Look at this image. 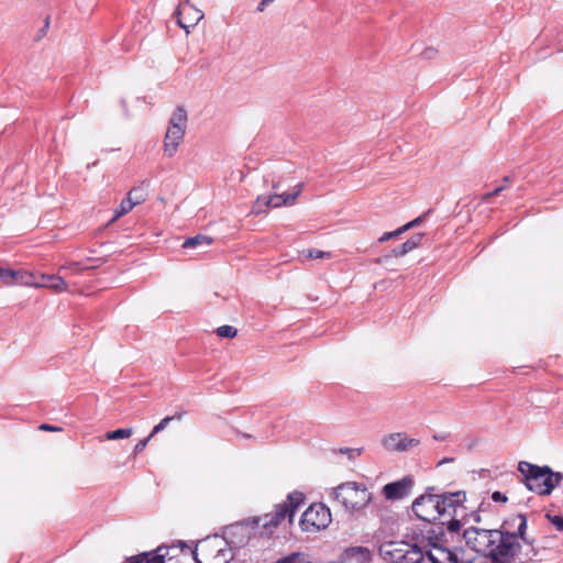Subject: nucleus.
I'll list each match as a JSON object with an SVG mask.
<instances>
[{
	"label": "nucleus",
	"instance_id": "nucleus-4",
	"mask_svg": "<svg viewBox=\"0 0 563 563\" xmlns=\"http://www.w3.org/2000/svg\"><path fill=\"white\" fill-rule=\"evenodd\" d=\"M333 499L351 514L362 511L371 501L372 494L363 484L346 482L331 493Z\"/></svg>",
	"mask_w": 563,
	"mask_h": 563
},
{
	"label": "nucleus",
	"instance_id": "nucleus-18",
	"mask_svg": "<svg viewBox=\"0 0 563 563\" xmlns=\"http://www.w3.org/2000/svg\"><path fill=\"white\" fill-rule=\"evenodd\" d=\"M168 550L167 548L159 547L156 549L155 553L153 555H150L147 553H144L142 555L132 556L128 560L126 563H142L143 558H145V563H164V559L167 555Z\"/></svg>",
	"mask_w": 563,
	"mask_h": 563
},
{
	"label": "nucleus",
	"instance_id": "nucleus-27",
	"mask_svg": "<svg viewBox=\"0 0 563 563\" xmlns=\"http://www.w3.org/2000/svg\"><path fill=\"white\" fill-rule=\"evenodd\" d=\"M217 334L220 338L232 339L238 334V330L232 325H221L217 329Z\"/></svg>",
	"mask_w": 563,
	"mask_h": 563
},
{
	"label": "nucleus",
	"instance_id": "nucleus-14",
	"mask_svg": "<svg viewBox=\"0 0 563 563\" xmlns=\"http://www.w3.org/2000/svg\"><path fill=\"white\" fill-rule=\"evenodd\" d=\"M412 484L413 481L409 476H406L400 481L389 483L383 488L385 497L390 500L400 499L410 492Z\"/></svg>",
	"mask_w": 563,
	"mask_h": 563
},
{
	"label": "nucleus",
	"instance_id": "nucleus-12",
	"mask_svg": "<svg viewBox=\"0 0 563 563\" xmlns=\"http://www.w3.org/2000/svg\"><path fill=\"white\" fill-rule=\"evenodd\" d=\"M419 444V439L410 438L404 432L390 433L382 439V445L387 452H408Z\"/></svg>",
	"mask_w": 563,
	"mask_h": 563
},
{
	"label": "nucleus",
	"instance_id": "nucleus-20",
	"mask_svg": "<svg viewBox=\"0 0 563 563\" xmlns=\"http://www.w3.org/2000/svg\"><path fill=\"white\" fill-rule=\"evenodd\" d=\"M212 243V239L206 235H197L194 238L187 239L183 243L184 249H195L199 246H209Z\"/></svg>",
	"mask_w": 563,
	"mask_h": 563
},
{
	"label": "nucleus",
	"instance_id": "nucleus-38",
	"mask_svg": "<svg viewBox=\"0 0 563 563\" xmlns=\"http://www.w3.org/2000/svg\"><path fill=\"white\" fill-rule=\"evenodd\" d=\"M40 429L44 430V431H52V432L62 430L59 427H55V426H51V424H46V423L41 424Z\"/></svg>",
	"mask_w": 563,
	"mask_h": 563
},
{
	"label": "nucleus",
	"instance_id": "nucleus-8",
	"mask_svg": "<svg viewBox=\"0 0 563 563\" xmlns=\"http://www.w3.org/2000/svg\"><path fill=\"white\" fill-rule=\"evenodd\" d=\"M187 123V111L178 106L168 122V128L164 140V151L167 156H173L177 151L180 141L184 139Z\"/></svg>",
	"mask_w": 563,
	"mask_h": 563
},
{
	"label": "nucleus",
	"instance_id": "nucleus-37",
	"mask_svg": "<svg viewBox=\"0 0 563 563\" xmlns=\"http://www.w3.org/2000/svg\"><path fill=\"white\" fill-rule=\"evenodd\" d=\"M437 54V51L432 47H428L422 52L424 58H433Z\"/></svg>",
	"mask_w": 563,
	"mask_h": 563
},
{
	"label": "nucleus",
	"instance_id": "nucleus-33",
	"mask_svg": "<svg viewBox=\"0 0 563 563\" xmlns=\"http://www.w3.org/2000/svg\"><path fill=\"white\" fill-rule=\"evenodd\" d=\"M423 218H424V216H420V217L413 219L412 221L406 223L405 225H402L401 229L404 230V232H406L409 229L419 225L423 221Z\"/></svg>",
	"mask_w": 563,
	"mask_h": 563
},
{
	"label": "nucleus",
	"instance_id": "nucleus-2",
	"mask_svg": "<svg viewBox=\"0 0 563 563\" xmlns=\"http://www.w3.org/2000/svg\"><path fill=\"white\" fill-rule=\"evenodd\" d=\"M298 178H278L272 183L274 192L271 196L257 197L253 211L261 213L265 208H279L295 202L302 189V183Z\"/></svg>",
	"mask_w": 563,
	"mask_h": 563
},
{
	"label": "nucleus",
	"instance_id": "nucleus-13",
	"mask_svg": "<svg viewBox=\"0 0 563 563\" xmlns=\"http://www.w3.org/2000/svg\"><path fill=\"white\" fill-rule=\"evenodd\" d=\"M177 22L178 25L189 32V27L195 26L203 18L202 11L195 8L189 0H185L179 3L177 10Z\"/></svg>",
	"mask_w": 563,
	"mask_h": 563
},
{
	"label": "nucleus",
	"instance_id": "nucleus-25",
	"mask_svg": "<svg viewBox=\"0 0 563 563\" xmlns=\"http://www.w3.org/2000/svg\"><path fill=\"white\" fill-rule=\"evenodd\" d=\"M133 207H134L133 202H131L128 198L122 200L119 208L115 210V216L113 217V219L111 221H115L120 217L126 214L129 211H131L133 209Z\"/></svg>",
	"mask_w": 563,
	"mask_h": 563
},
{
	"label": "nucleus",
	"instance_id": "nucleus-24",
	"mask_svg": "<svg viewBox=\"0 0 563 563\" xmlns=\"http://www.w3.org/2000/svg\"><path fill=\"white\" fill-rule=\"evenodd\" d=\"M133 430L131 428L118 429L114 431H109L106 433L107 440H119V439H128L132 435Z\"/></svg>",
	"mask_w": 563,
	"mask_h": 563
},
{
	"label": "nucleus",
	"instance_id": "nucleus-16",
	"mask_svg": "<svg viewBox=\"0 0 563 563\" xmlns=\"http://www.w3.org/2000/svg\"><path fill=\"white\" fill-rule=\"evenodd\" d=\"M427 558L431 563H456L455 554L442 547H433L427 552Z\"/></svg>",
	"mask_w": 563,
	"mask_h": 563
},
{
	"label": "nucleus",
	"instance_id": "nucleus-40",
	"mask_svg": "<svg viewBox=\"0 0 563 563\" xmlns=\"http://www.w3.org/2000/svg\"><path fill=\"white\" fill-rule=\"evenodd\" d=\"M453 461H454V459H452V457H444L443 460H441L439 462V465H442L444 463H450V462H453Z\"/></svg>",
	"mask_w": 563,
	"mask_h": 563
},
{
	"label": "nucleus",
	"instance_id": "nucleus-34",
	"mask_svg": "<svg viewBox=\"0 0 563 563\" xmlns=\"http://www.w3.org/2000/svg\"><path fill=\"white\" fill-rule=\"evenodd\" d=\"M341 453L347 454L349 459H353L355 456L361 455L362 450L361 449H344V450H341Z\"/></svg>",
	"mask_w": 563,
	"mask_h": 563
},
{
	"label": "nucleus",
	"instance_id": "nucleus-19",
	"mask_svg": "<svg viewBox=\"0 0 563 563\" xmlns=\"http://www.w3.org/2000/svg\"><path fill=\"white\" fill-rule=\"evenodd\" d=\"M422 236H423V234H421V233L416 234V235L411 236L409 240H407L405 243H402L400 246L394 249L393 250L394 256H396V257L404 256L408 252L416 249L420 244Z\"/></svg>",
	"mask_w": 563,
	"mask_h": 563
},
{
	"label": "nucleus",
	"instance_id": "nucleus-26",
	"mask_svg": "<svg viewBox=\"0 0 563 563\" xmlns=\"http://www.w3.org/2000/svg\"><path fill=\"white\" fill-rule=\"evenodd\" d=\"M181 418V415H175V416H172V417H165L164 419L161 420V422L158 424H156L151 434H150V438H153L155 434L159 433L161 431H163L167 424L173 420V419H180Z\"/></svg>",
	"mask_w": 563,
	"mask_h": 563
},
{
	"label": "nucleus",
	"instance_id": "nucleus-31",
	"mask_svg": "<svg viewBox=\"0 0 563 563\" xmlns=\"http://www.w3.org/2000/svg\"><path fill=\"white\" fill-rule=\"evenodd\" d=\"M402 233H404V230H402L401 228H399V229H397V230H395V231H393V232H386V233H384V234L378 239V241H379V242H386V241H388V240H390V239H393V238H396V236H398V235H400V234H402Z\"/></svg>",
	"mask_w": 563,
	"mask_h": 563
},
{
	"label": "nucleus",
	"instance_id": "nucleus-7",
	"mask_svg": "<svg viewBox=\"0 0 563 563\" xmlns=\"http://www.w3.org/2000/svg\"><path fill=\"white\" fill-rule=\"evenodd\" d=\"M379 555L391 563H422V550L406 541H389L379 547Z\"/></svg>",
	"mask_w": 563,
	"mask_h": 563
},
{
	"label": "nucleus",
	"instance_id": "nucleus-22",
	"mask_svg": "<svg viewBox=\"0 0 563 563\" xmlns=\"http://www.w3.org/2000/svg\"><path fill=\"white\" fill-rule=\"evenodd\" d=\"M146 190L143 187H136L130 190L128 194V199L133 202L134 206L140 205L145 200Z\"/></svg>",
	"mask_w": 563,
	"mask_h": 563
},
{
	"label": "nucleus",
	"instance_id": "nucleus-6",
	"mask_svg": "<svg viewBox=\"0 0 563 563\" xmlns=\"http://www.w3.org/2000/svg\"><path fill=\"white\" fill-rule=\"evenodd\" d=\"M194 558L197 563H229L232 550L224 538L213 536L197 543Z\"/></svg>",
	"mask_w": 563,
	"mask_h": 563
},
{
	"label": "nucleus",
	"instance_id": "nucleus-11",
	"mask_svg": "<svg viewBox=\"0 0 563 563\" xmlns=\"http://www.w3.org/2000/svg\"><path fill=\"white\" fill-rule=\"evenodd\" d=\"M466 500V494L463 490L454 493H444L439 495V510L441 512V523L444 525V519L456 517L459 511H464V501Z\"/></svg>",
	"mask_w": 563,
	"mask_h": 563
},
{
	"label": "nucleus",
	"instance_id": "nucleus-5",
	"mask_svg": "<svg viewBox=\"0 0 563 563\" xmlns=\"http://www.w3.org/2000/svg\"><path fill=\"white\" fill-rule=\"evenodd\" d=\"M305 495L300 492H292L287 496V499L279 505L275 506L273 512L266 514L258 518L257 523L262 526L265 533L272 534L274 529L282 522L288 520L292 521L297 508L303 503Z\"/></svg>",
	"mask_w": 563,
	"mask_h": 563
},
{
	"label": "nucleus",
	"instance_id": "nucleus-23",
	"mask_svg": "<svg viewBox=\"0 0 563 563\" xmlns=\"http://www.w3.org/2000/svg\"><path fill=\"white\" fill-rule=\"evenodd\" d=\"M19 271L9 268H0V278L5 285H15L18 282Z\"/></svg>",
	"mask_w": 563,
	"mask_h": 563
},
{
	"label": "nucleus",
	"instance_id": "nucleus-15",
	"mask_svg": "<svg viewBox=\"0 0 563 563\" xmlns=\"http://www.w3.org/2000/svg\"><path fill=\"white\" fill-rule=\"evenodd\" d=\"M38 280V288L46 287L60 292L67 289V284L63 276L42 274Z\"/></svg>",
	"mask_w": 563,
	"mask_h": 563
},
{
	"label": "nucleus",
	"instance_id": "nucleus-39",
	"mask_svg": "<svg viewBox=\"0 0 563 563\" xmlns=\"http://www.w3.org/2000/svg\"><path fill=\"white\" fill-rule=\"evenodd\" d=\"M68 269L78 271L79 269L78 263H71V264H69L67 266H62L59 268V272H64V271H68Z\"/></svg>",
	"mask_w": 563,
	"mask_h": 563
},
{
	"label": "nucleus",
	"instance_id": "nucleus-3",
	"mask_svg": "<svg viewBox=\"0 0 563 563\" xmlns=\"http://www.w3.org/2000/svg\"><path fill=\"white\" fill-rule=\"evenodd\" d=\"M518 471L525 477L529 490L539 495H550L563 479V474L553 472L549 466H538L526 461L518 464Z\"/></svg>",
	"mask_w": 563,
	"mask_h": 563
},
{
	"label": "nucleus",
	"instance_id": "nucleus-43",
	"mask_svg": "<svg viewBox=\"0 0 563 563\" xmlns=\"http://www.w3.org/2000/svg\"><path fill=\"white\" fill-rule=\"evenodd\" d=\"M503 189L504 187H497L490 195H498Z\"/></svg>",
	"mask_w": 563,
	"mask_h": 563
},
{
	"label": "nucleus",
	"instance_id": "nucleus-41",
	"mask_svg": "<svg viewBox=\"0 0 563 563\" xmlns=\"http://www.w3.org/2000/svg\"><path fill=\"white\" fill-rule=\"evenodd\" d=\"M445 438H446L445 435H439V434H434V435H433V439H434V440H438V441L445 440Z\"/></svg>",
	"mask_w": 563,
	"mask_h": 563
},
{
	"label": "nucleus",
	"instance_id": "nucleus-9",
	"mask_svg": "<svg viewBox=\"0 0 563 563\" xmlns=\"http://www.w3.org/2000/svg\"><path fill=\"white\" fill-rule=\"evenodd\" d=\"M332 521L330 509L323 504H312L301 516L300 527L306 532L325 529Z\"/></svg>",
	"mask_w": 563,
	"mask_h": 563
},
{
	"label": "nucleus",
	"instance_id": "nucleus-28",
	"mask_svg": "<svg viewBox=\"0 0 563 563\" xmlns=\"http://www.w3.org/2000/svg\"><path fill=\"white\" fill-rule=\"evenodd\" d=\"M302 254L305 256H307L308 258H312V260H319V258L321 260V258H330L331 257V253L320 251V250H308L307 252H302Z\"/></svg>",
	"mask_w": 563,
	"mask_h": 563
},
{
	"label": "nucleus",
	"instance_id": "nucleus-35",
	"mask_svg": "<svg viewBox=\"0 0 563 563\" xmlns=\"http://www.w3.org/2000/svg\"><path fill=\"white\" fill-rule=\"evenodd\" d=\"M492 499L496 503H506L508 500L507 497L500 492H494L492 494Z\"/></svg>",
	"mask_w": 563,
	"mask_h": 563
},
{
	"label": "nucleus",
	"instance_id": "nucleus-42",
	"mask_svg": "<svg viewBox=\"0 0 563 563\" xmlns=\"http://www.w3.org/2000/svg\"><path fill=\"white\" fill-rule=\"evenodd\" d=\"M48 25H49V21H48V18H46V20H45V24H44V26L42 27V30H41V31H42V32H45V30L48 27Z\"/></svg>",
	"mask_w": 563,
	"mask_h": 563
},
{
	"label": "nucleus",
	"instance_id": "nucleus-36",
	"mask_svg": "<svg viewBox=\"0 0 563 563\" xmlns=\"http://www.w3.org/2000/svg\"><path fill=\"white\" fill-rule=\"evenodd\" d=\"M275 0H262L258 5H257V9L256 11L257 12H263L265 10V8L267 5H269L271 3H273Z\"/></svg>",
	"mask_w": 563,
	"mask_h": 563
},
{
	"label": "nucleus",
	"instance_id": "nucleus-30",
	"mask_svg": "<svg viewBox=\"0 0 563 563\" xmlns=\"http://www.w3.org/2000/svg\"><path fill=\"white\" fill-rule=\"evenodd\" d=\"M547 519L555 527L556 530L563 531V517L558 515H545Z\"/></svg>",
	"mask_w": 563,
	"mask_h": 563
},
{
	"label": "nucleus",
	"instance_id": "nucleus-32",
	"mask_svg": "<svg viewBox=\"0 0 563 563\" xmlns=\"http://www.w3.org/2000/svg\"><path fill=\"white\" fill-rule=\"evenodd\" d=\"M151 439L152 438H150V435H148L147 438L140 440L134 446V454L136 455V454L141 453L146 448V445Z\"/></svg>",
	"mask_w": 563,
	"mask_h": 563
},
{
	"label": "nucleus",
	"instance_id": "nucleus-1",
	"mask_svg": "<svg viewBox=\"0 0 563 563\" xmlns=\"http://www.w3.org/2000/svg\"><path fill=\"white\" fill-rule=\"evenodd\" d=\"M526 531L527 518L519 514L505 521L501 529L470 527L464 530L463 538L471 550L489 558L493 563H526L537 554Z\"/></svg>",
	"mask_w": 563,
	"mask_h": 563
},
{
	"label": "nucleus",
	"instance_id": "nucleus-10",
	"mask_svg": "<svg viewBox=\"0 0 563 563\" xmlns=\"http://www.w3.org/2000/svg\"><path fill=\"white\" fill-rule=\"evenodd\" d=\"M439 505V495L428 493L416 498L411 508L419 519L432 522L441 519Z\"/></svg>",
	"mask_w": 563,
	"mask_h": 563
},
{
	"label": "nucleus",
	"instance_id": "nucleus-21",
	"mask_svg": "<svg viewBox=\"0 0 563 563\" xmlns=\"http://www.w3.org/2000/svg\"><path fill=\"white\" fill-rule=\"evenodd\" d=\"M16 284L25 286H34L38 288V280L33 273L19 271Z\"/></svg>",
	"mask_w": 563,
	"mask_h": 563
},
{
	"label": "nucleus",
	"instance_id": "nucleus-17",
	"mask_svg": "<svg viewBox=\"0 0 563 563\" xmlns=\"http://www.w3.org/2000/svg\"><path fill=\"white\" fill-rule=\"evenodd\" d=\"M344 556L347 561L355 563H369L372 560L371 551L364 547H351L345 550Z\"/></svg>",
	"mask_w": 563,
	"mask_h": 563
},
{
	"label": "nucleus",
	"instance_id": "nucleus-29",
	"mask_svg": "<svg viewBox=\"0 0 563 563\" xmlns=\"http://www.w3.org/2000/svg\"><path fill=\"white\" fill-rule=\"evenodd\" d=\"M444 521L448 525V530L450 532H459L462 528V523L459 519H456V517L446 518Z\"/></svg>",
	"mask_w": 563,
	"mask_h": 563
}]
</instances>
